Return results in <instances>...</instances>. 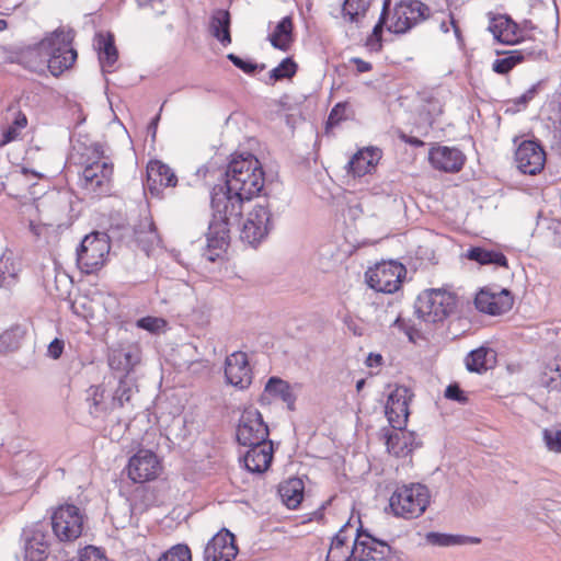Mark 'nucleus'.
<instances>
[{
    "instance_id": "nucleus-49",
    "label": "nucleus",
    "mask_w": 561,
    "mask_h": 561,
    "mask_svg": "<svg viewBox=\"0 0 561 561\" xmlns=\"http://www.w3.org/2000/svg\"><path fill=\"white\" fill-rule=\"evenodd\" d=\"M135 234L140 236L142 233H148V241L150 243L159 242L160 237L158 233L157 226L151 217H145L139 221L137 226H135Z\"/></svg>"
},
{
    "instance_id": "nucleus-19",
    "label": "nucleus",
    "mask_w": 561,
    "mask_h": 561,
    "mask_svg": "<svg viewBox=\"0 0 561 561\" xmlns=\"http://www.w3.org/2000/svg\"><path fill=\"white\" fill-rule=\"evenodd\" d=\"M47 42L48 34L35 44L16 48L13 53L12 61L32 72H43L46 69V56H48Z\"/></svg>"
},
{
    "instance_id": "nucleus-16",
    "label": "nucleus",
    "mask_w": 561,
    "mask_h": 561,
    "mask_svg": "<svg viewBox=\"0 0 561 561\" xmlns=\"http://www.w3.org/2000/svg\"><path fill=\"white\" fill-rule=\"evenodd\" d=\"M161 470V463L156 453L150 449H139L127 463L128 478L134 483H144L154 480Z\"/></svg>"
},
{
    "instance_id": "nucleus-50",
    "label": "nucleus",
    "mask_w": 561,
    "mask_h": 561,
    "mask_svg": "<svg viewBox=\"0 0 561 561\" xmlns=\"http://www.w3.org/2000/svg\"><path fill=\"white\" fill-rule=\"evenodd\" d=\"M78 561H108V558L103 548L88 545L79 550Z\"/></svg>"
},
{
    "instance_id": "nucleus-12",
    "label": "nucleus",
    "mask_w": 561,
    "mask_h": 561,
    "mask_svg": "<svg viewBox=\"0 0 561 561\" xmlns=\"http://www.w3.org/2000/svg\"><path fill=\"white\" fill-rule=\"evenodd\" d=\"M268 425L264 422L262 413L255 408L244 409L236 431L238 444L253 447L272 442Z\"/></svg>"
},
{
    "instance_id": "nucleus-22",
    "label": "nucleus",
    "mask_w": 561,
    "mask_h": 561,
    "mask_svg": "<svg viewBox=\"0 0 561 561\" xmlns=\"http://www.w3.org/2000/svg\"><path fill=\"white\" fill-rule=\"evenodd\" d=\"M497 55L503 54L502 58H496L492 64V70L502 76L508 75L517 65L526 60H537L546 53L536 47H524L506 51H496Z\"/></svg>"
},
{
    "instance_id": "nucleus-45",
    "label": "nucleus",
    "mask_w": 561,
    "mask_h": 561,
    "mask_svg": "<svg viewBox=\"0 0 561 561\" xmlns=\"http://www.w3.org/2000/svg\"><path fill=\"white\" fill-rule=\"evenodd\" d=\"M157 561H192L191 549L186 543H176L163 552Z\"/></svg>"
},
{
    "instance_id": "nucleus-33",
    "label": "nucleus",
    "mask_w": 561,
    "mask_h": 561,
    "mask_svg": "<svg viewBox=\"0 0 561 561\" xmlns=\"http://www.w3.org/2000/svg\"><path fill=\"white\" fill-rule=\"evenodd\" d=\"M139 358L135 353L125 350H114L108 355V366L114 371L115 378L118 375L130 376Z\"/></svg>"
},
{
    "instance_id": "nucleus-37",
    "label": "nucleus",
    "mask_w": 561,
    "mask_h": 561,
    "mask_svg": "<svg viewBox=\"0 0 561 561\" xmlns=\"http://www.w3.org/2000/svg\"><path fill=\"white\" fill-rule=\"evenodd\" d=\"M426 540L431 545L438 546V547L477 545V543L481 542V539L478 537L466 536V535H454V534L438 533V531L427 533Z\"/></svg>"
},
{
    "instance_id": "nucleus-55",
    "label": "nucleus",
    "mask_w": 561,
    "mask_h": 561,
    "mask_svg": "<svg viewBox=\"0 0 561 561\" xmlns=\"http://www.w3.org/2000/svg\"><path fill=\"white\" fill-rule=\"evenodd\" d=\"M507 103L512 104V106H508L505 110V113L515 114L526 110L529 104V101L526 99L524 94H522L515 99L510 100Z\"/></svg>"
},
{
    "instance_id": "nucleus-29",
    "label": "nucleus",
    "mask_w": 561,
    "mask_h": 561,
    "mask_svg": "<svg viewBox=\"0 0 561 561\" xmlns=\"http://www.w3.org/2000/svg\"><path fill=\"white\" fill-rule=\"evenodd\" d=\"M231 16L226 9H216L211 12L209 19V30L211 35L224 46L231 44Z\"/></svg>"
},
{
    "instance_id": "nucleus-26",
    "label": "nucleus",
    "mask_w": 561,
    "mask_h": 561,
    "mask_svg": "<svg viewBox=\"0 0 561 561\" xmlns=\"http://www.w3.org/2000/svg\"><path fill=\"white\" fill-rule=\"evenodd\" d=\"M497 363V353L490 346L481 345L471 350L465 357V366L469 373L482 375L493 369Z\"/></svg>"
},
{
    "instance_id": "nucleus-30",
    "label": "nucleus",
    "mask_w": 561,
    "mask_h": 561,
    "mask_svg": "<svg viewBox=\"0 0 561 561\" xmlns=\"http://www.w3.org/2000/svg\"><path fill=\"white\" fill-rule=\"evenodd\" d=\"M278 494L283 504L289 508H297L305 494V483L300 478H290L278 485Z\"/></svg>"
},
{
    "instance_id": "nucleus-58",
    "label": "nucleus",
    "mask_w": 561,
    "mask_h": 561,
    "mask_svg": "<svg viewBox=\"0 0 561 561\" xmlns=\"http://www.w3.org/2000/svg\"><path fill=\"white\" fill-rule=\"evenodd\" d=\"M20 135V130L13 127L11 124L2 131L0 139V147H4L10 142L14 141Z\"/></svg>"
},
{
    "instance_id": "nucleus-64",
    "label": "nucleus",
    "mask_w": 561,
    "mask_h": 561,
    "mask_svg": "<svg viewBox=\"0 0 561 561\" xmlns=\"http://www.w3.org/2000/svg\"><path fill=\"white\" fill-rule=\"evenodd\" d=\"M545 84V80H539L536 83L531 84L523 94L529 101V103L535 99V96L540 92Z\"/></svg>"
},
{
    "instance_id": "nucleus-17",
    "label": "nucleus",
    "mask_w": 561,
    "mask_h": 561,
    "mask_svg": "<svg viewBox=\"0 0 561 561\" xmlns=\"http://www.w3.org/2000/svg\"><path fill=\"white\" fill-rule=\"evenodd\" d=\"M239 552L234 534L222 528L206 543L203 552L204 561H232Z\"/></svg>"
},
{
    "instance_id": "nucleus-27",
    "label": "nucleus",
    "mask_w": 561,
    "mask_h": 561,
    "mask_svg": "<svg viewBox=\"0 0 561 561\" xmlns=\"http://www.w3.org/2000/svg\"><path fill=\"white\" fill-rule=\"evenodd\" d=\"M488 30L492 33L495 41L507 45L516 44L520 33L518 24L507 14L492 18Z\"/></svg>"
},
{
    "instance_id": "nucleus-11",
    "label": "nucleus",
    "mask_w": 561,
    "mask_h": 561,
    "mask_svg": "<svg viewBox=\"0 0 561 561\" xmlns=\"http://www.w3.org/2000/svg\"><path fill=\"white\" fill-rule=\"evenodd\" d=\"M405 274L407 268L402 263L390 260L370 267L365 277L368 287L375 291L393 294L401 287Z\"/></svg>"
},
{
    "instance_id": "nucleus-7",
    "label": "nucleus",
    "mask_w": 561,
    "mask_h": 561,
    "mask_svg": "<svg viewBox=\"0 0 561 561\" xmlns=\"http://www.w3.org/2000/svg\"><path fill=\"white\" fill-rule=\"evenodd\" d=\"M73 38L72 30L66 32L62 27L48 33L46 68L54 77H59L76 62L78 53L72 46Z\"/></svg>"
},
{
    "instance_id": "nucleus-44",
    "label": "nucleus",
    "mask_w": 561,
    "mask_h": 561,
    "mask_svg": "<svg viewBox=\"0 0 561 561\" xmlns=\"http://www.w3.org/2000/svg\"><path fill=\"white\" fill-rule=\"evenodd\" d=\"M227 59L248 76H255L266 68L265 64H259L251 58H243L234 53H229Z\"/></svg>"
},
{
    "instance_id": "nucleus-56",
    "label": "nucleus",
    "mask_w": 561,
    "mask_h": 561,
    "mask_svg": "<svg viewBox=\"0 0 561 561\" xmlns=\"http://www.w3.org/2000/svg\"><path fill=\"white\" fill-rule=\"evenodd\" d=\"M65 342L61 339L55 337L47 347V355L53 359H58L64 352Z\"/></svg>"
},
{
    "instance_id": "nucleus-6",
    "label": "nucleus",
    "mask_w": 561,
    "mask_h": 561,
    "mask_svg": "<svg viewBox=\"0 0 561 561\" xmlns=\"http://www.w3.org/2000/svg\"><path fill=\"white\" fill-rule=\"evenodd\" d=\"M428 505L430 491L421 483L398 486L389 499L393 515L405 519L417 518Z\"/></svg>"
},
{
    "instance_id": "nucleus-8",
    "label": "nucleus",
    "mask_w": 561,
    "mask_h": 561,
    "mask_svg": "<svg viewBox=\"0 0 561 561\" xmlns=\"http://www.w3.org/2000/svg\"><path fill=\"white\" fill-rule=\"evenodd\" d=\"M104 146L95 141L85 147V152L82 153V163L84 169L82 171L83 186L94 193L101 194L104 192L103 186L107 184L113 175V163L103 161Z\"/></svg>"
},
{
    "instance_id": "nucleus-4",
    "label": "nucleus",
    "mask_w": 561,
    "mask_h": 561,
    "mask_svg": "<svg viewBox=\"0 0 561 561\" xmlns=\"http://www.w3.org/2000/svg\"><path fill=\"white\" fill-rule=\"evenodd\" d=\"M227 206L224 210L211 207L213 218L208 224V230L206 232V248L203 252V256L209 262H216L220 255L227 251L230 244V226L238 222L242 215L232 214L231 206L224 203Z\"/></svg>"
},
{
    "instance_id": "nucleus-38",
    "label": "nucleus",
    "mask_w": 561,
    "mask_h": 561,
    "mask_svg": "<svg viewBox=\"0 0 561 561\" xmlns=\"http://www.w3.org/2000/svg\"><path fill=\"white\" fill-rule=\"evenodd\" d=\"M540 385L549 390H561V355L549 360L540 374Z\"/></svg>"
},
{
    "instance_id": "nucleus-14",
    "label": "nucleus",
    "mask_w": 561,
    "mask_h": 561,
    "mask_svg": "<svg viewBox=\"0 0 561 561\" xmlns=\"http://www.w3.org/2000/svg\"><path fill=\"white\" fill-rule=\"evenodd\" d=\"M359 526L356 529L355 546H360L366 561H400V552L394 550L386 540L374 536L365 528L358 518Z\"/></svg>"
},
{
    "instance_id": "nucleus-46",
    "label": "nucleus",
    "mask_w": 561,
    "mask_h": 561,
    "mask_svg": "<svg viewBox=\"0 0 561 561\" xmlns=\"http://www.w3.org/2000/svg\"><path fill=\"white\" fill-rule=\"evenodd\" d=\"M494 298V307H493V316H500L507 311H510L514 304V298L512 293L503 288L499 293H492Z\"/></svg>"
},
{
    "instance_id": "nucleus-20",
    "label": "nucleus",
    "mask_w": 561,
    "mask_h": 561,
    "mask_svg": "<svg viewBox=\"0 0 561 561\" xmlns=\"http://www.w3.org/2000/svg\"><path fill=\"white\" fill-rule=\"evenodd\" d=\"M146 174L144 186L153 197H160L163 187H174L178 184L174 171L159 160L149 162Z\"/></svg>"
},
{
    "instance_id": "nucleus-60",
    "label": "nucleus",
    "mask_w": 561,
    "mask_h": 561,
    "mask_svg": "<svg viewBox=\"0 0 561 561\" xmlns=\"http://www.w3.org/2000/svg\"><path fill=\"white\" fill-rule=\"evenodd\" d=\"M325 561H331L330 553L327 556ZM344 561H366L360 546H355V542H354L351 553L345 558Z\"/></svg>"
},
{
    "instance_id": "nucleus-59",
    "label": "nucleus",
    "mask_w": 561,
    "mask_h": 561,
    "mask_svg": "<svg viewBox=\"0 0 561 561\" xmlns=\"http://www.w3.org/2000/svg\"><path fill=\"white\" fill-rule=\"evenodd\" d=\"M398 138L402 142H404L413 148H421V147L425 146V142L421 138L408 135L404 131H399Z\"/></svg>"
},
{
    "instance_id": "nucleus-57",
    "label": "nucleus",
    "mask_w": 561,
    "mask_h": 561,
    "mask_svg": "<svg viewBox=\"0 0 561 561\" xmlns=\"http://www.w3.org/2000/svg\"><path fill=\"white\" fill-rule=\"evenodd\" d=\"M389 19H390V0H383L382 9L379 14L378 21L376 22V25H379L381 28L388 31V27L390 25Z\"/></svg>"
},
{
    "instance_id": "nucleus-35",
    "label": "nucleus",
    "mask_w": 561,
    "mask_h": 561,
    "mask_svg": "<svg viewBox=\"0 0 561 561\" xmlns=\"http://www.w3.org/2000/svg\"><path fill=\"white\" fill-rule=\"evenodd\" d=\"M116 379L117 387L110 399L111 412L123 408L125 403L129 402L136 389L135 379L131 376L118 375Z\"/></svg>"
},
{
    "instance_id": "nucleus-1",
    "label": "nucleus",
    "mask_w": 561,
    "mask_h": 561,
    "mask_svg": "<svg viewBox=\"0 0 561 561\" xmlns=\"http://www.w3.org/2000/svg\"><path fill=\"white\" fill-rule=\"evenodd\" d=\"M224 182L216 184L210 192V207L224 210V203L231 206L232 214L242 215V206L260 196L265 184V171L257 157L251 152L231 154Z\"/></svg>"
},
{
    "instance_id": "nucleus-63",
    "label": "nucleus",
    "mask_w": 561,
    "mask_h": 561,
    "mask_svg": "<svg viewBox=\"0 0 561 561\" xmlns=\"http://www.w3.org/2000/svg\"><path fill=\"white\" fill-rule=\"evenodd\" d=\"M365 364L369 368L380 367L383 365V357L380 353L370 352L366 357Z\"/></svg>"
},
{
    "instance_id": "nucleus-54",
    "label": "nucleus",
    "mask_w": 561,
    "mask_h": 561,
    "mask_svg": "<svg viewBox=\"0 0 561 561\" xmlns=\"http://www.w3.org/2000/svg\"><path fill=\"white\" fill-rule=\"evenodd\" d=\"M543 442L551 451H561V430L545 428L542 432Z\"/></svg>"
},
{
    "instance_id": "nucleus-53",
    "label": "nucleus",
    "mask_w": 561,
    "mask_h": 561,
    "mask_svg": "<svg viewBox=\"0 0 561 561\" xmlns=\"http://www.w3.org/2000/svg\"><path fill=\"white\" fill-rule=\"evenodd\" d=\"M385 30L379 25H374L371 33L367 36L365 46L369 51L378 53L382 49V34Z\"/></svg>"
},
{
    "instance_id": "nucleus-21",
    "label": "nucleus",
    "mask_w": 561,
    "mask_h": 561,
    "mask_svg": "<svg viewBox=\"0 0 561 561\" xmlns=\"http://www.w3.org/2000/svg\"><path fill=\"white\" fill-rule=\"evenodd\" d=\"M428 161L435 170L445 173H457L462 169L466 156L456 147L439 146L431 148Z\"/></svg>"
},
{
    "instance_id": "nucleus-10",
    "label": "nucleus",
    "mask_w": 561,
    "mask_h": 561,
    "mask_svg": "<svg viewBox=\"0 0 561 561\" xmlns=\"http://www.w3.org/2000/svg\"><path fill=\"white\" fill-rule=\"evenodd\" d=\"M431 9L421 0H400L394 4L388 32L403 35L428 19Z\"/></svg>"
},
{
    "instance_id": "nucleus-61",
    "label": "nucleus",
    "mask_w": 561,
    "mask_h": 561,
    "mask_svg": "<svg viewBox=\"0 0 561 561\" xmlns=\"http://www.w3.org/2000/svg\"><path fill=\"white\" fill-rule=\"evenodd\" d=\"M161 111L162 107H160V111L150 119L147 126V135L151 138L152 141L156 140L158 125L161 118Z\"/></svg>"
},
{
    "instance_id": "nucleus-52",
    "label": "nucleus",
    "mask_w": 561,
    "mask_h": 561,
    "mask_svg": "<svg viewBox=\"0 0 561 561\" xmlns=\"http://www.w3.org/2000/svg\"><path fill=\"white\" fill-rule=\"evenodd\" d=\"M444 397L447 400L455 401L459 404H467L469 398L458 382L449 383L444 391Z\"/></svg>"
},
{
    "instance_id": "nucleus-43",
    "label": "nucleus",
    "mask_w": 561,
    "mask_h": 561,
    "mask_svg": "<svg viewBox=\"0 0 561 561\" xmlns=\"http://www.w3.org/2000/svg\"><path fill=\"white\" fill-rule=\"evenodd\" d=\"M353 115L350 103L346 101L337 102L330 111L325 121V133L337 127L342 122L347 121Z\"/></svg>"
},
{
    "instance_id": "nucleus-36",
    "label": "nucleus",
    "mask_w": 561,
    "mask_h": 561,
    "mask_svg": "<svg viewBox=\"0 0 561 561\" xmlns=\"http://www.w3.org/2000/svg\"><path fill=\"white\" fill-rule=\"evenodd\" d=\"M414 433H409V437H407L403 431H388L385 434V443L387 446V450L390 454H393L397 457L407 456L412 453V444L411 438Z\"/></svg>"
},
{
    "instance_id": "nucleus-47",
    "label": "nucleus",
    "mask_w": 561,
    "mask_h": 561,
    "mask_svg": "<svg viewBox=\"0 0 561 561\" xmlns=\"http://www.w3.org/2000/svg\"><path fill=\"white\" fill-rule=\"evenodd\" d=\"M167 325V321L160 317L145 316L136 321L138 329L145 330L151 334L159 333Z\"/></svg>"
},
{
    "instance_id": "nucleus-32",
    "label": "nucleus",
    "mask_w": 561,
    "mask_h": 561,
    "mask_svg": "<svg viewBox=\"0 0 561 561\" xmlns=\"http://www.w3.org/2000/svg\"><path fill=\"white\" fill-rule=\"evenodd\" d=\"M466 257L480 265H495L497 267H508V260L505 254L499 250L486 249L484 247H470L467 250Z\"/></svg>"
},
{
    "instance_id": "nucleus-2",
    "label": "nucleus",
    "mask_w": 561,
    "mask_h": 561,
    "mask_svg": "<svg viewBox=\"0 0 561 561\" xmlns=\"http://www.w3.org/2000/svg\"><path fill=\"white\" fill-rule=\"evenodd\" d=\"M85 514L72 503L58 505L49 519L37 520L23 528L22 540L24 561H43L56 539L59 542H72L83 531Z\"/></svg>"
},
{
    "instance_id": "nucleus-25",
    "label": "nucleus",
    "mask_w": 561,
    "mask_h": 561,
    "mask_svg": "<svg viewBox=\"0 0 561 561\" xmlns=\"http://www.w3.org/2000/svg\"><path fill=\"white\" fill-rule=\"evenodd\" d=\"M273 457V442H270L249 447L241 459L249 472L262 474L271 467Z\"/></svg>"
},
{
    "instance_id": "nucleus-13",
    "label": "nucleus",
    "mask_w": 561,
    "mask_h": 561,
    "mask_svg": "<svg viewBox=\"0 0 561 561\" xmlns=\"http://www.w3.org/2000/svg\"><path fill=\"white\" fill-rule=\"evenodd\" d=\"M413 397L412 390L403 385H396L394 389L389 392L385 415L393 430H405L410 415L409 405Z\"/></svg>"
},
{
    "instance_id": "nucleus-23",
    "label": "nucleus",
    "mask_w": 561,
    "mask_h": 561,
    "mask_svg": "<svg viewBox=\"0 0 561 561\" xmlns=\"http://www.w3.org/2000/svg\"><path fill=\"white\" fill-rule=\"evenodd\" d=\"M270 398L283 401L286 403L289 411L296 410L297 396L293 391L291 385L278 376H271L267 379L264 386V392L261 394L259 402L262 405L270 404Z\"/></svg>"
},
{
    "instance_id": "nucleus-28",
    "label": "nucleus",
    "mask_w": 561,
    "mask_h": 561,
    "mask_svg": "<svg viewBox=\"0 0 561 561\" xmlns=\"http://www.w3.org/2000/svg\"><path fill=\"white\" fill-rule=\"evenodd\" d=\"M94 47L98 51L99 62L103 71L105 67H112L118 60V49L115 45V36L113 33H95Z\"/></svg>"
},
{
    "instance_id": "nucleus-42",
    "label": "nucleus",
    "mask_w": 561,
    "mask_h": 561,
    "mask_svg": "<svg viewBox=\"0 0 561 561\" xmlns=\"http://www.w3.org/2000/svg\"><path fill=\"white\" fill-rule=\"evenodd\" d=\"M371 0H344L342 4V15L347 18L348 22L357 23L364 18L370 7Z\"/></svg>"
},
{
    "instance_id": "nucleus-34",
    "label": "nucleus",
    "mask_w": 561,
    "mask_h": 561,
    "mask_svg": "<svg viewBox=\"0 0 561 561\" xmlns=\"http://www.w3.org/2000/svg\"><path fill=\"white\" fill-rule=\"evenodd\" d=\"M20 266L15 262L13 252L5 249L0 255V288L10 289L18 283Z\"/></svg>"
},
{
    "instance_id": "nucleus-40",
    "label": "nucleus",
    "mask_w": 561,
    "mask_h": 561,
    "mask_svg": "<svg viewBox=\"0 0 561 561\" xmlns=\"http://www.w3.org/2000/svg\"><path fill=\"white\" fill-rule=\"evenodd\" d=\"M25 335V329L21 324H14L0 334V354L13 352L20 347Z\"/></svg>"
},
{
    "instance_id": "nucleus-62",
    "label": "nucleus",
    "mask_w": 561,
    "mask_h": 561,
    "mask_svg": "<svg viewBox=\"0 0 561 561\" xmlns=\"http://www.w3.org/2000/svg\"><path fill=\"white\" fill-rule=\"evenodd\" d=\"M428 104L432 106V108L427 110V121L430 125H432L434 123L435 117L442 114L443 110L440 103L435 99H430Z\"/></svg>"
},
{
    "instance_id": "nucleus-9",
    "label": "nucleus",
    "mask_w": 561,
    "mask_h": 561,
    "mask_svg": "<svg viewBox=\"0 0 561 561\" xmlns=\"http://www.w3.org/2000/svg\"><path fill=\"white\" fill-rule=\"evenodd\" d=\"M272 217L273 205L270 201H265L264 204H256L242 224L240 230L242 242L253 248L261 244L274 229Z\"/></svg>"
},
{
    "instance_id": "nucleus-31",
    "label": "nucleus",
    "mask_w": 561,
    "mask_h": 561,
    "mask_svg": "<svg viewBox=\"0 0 561 561\" xmlns=\"http://www.w3.org/2000/svg\"><path fill=\"white\" fill-rule=\"evenodd\" d=\"M293 32V19L290 15H286L277 22L273 33L268 35L267 39L275 49L287 51L294 42Z\"/></svg>"
},
{
    "instance_id": "nucleus-3",
    "label": "nucleus",
    "mask_w": 561,
    "mask_h": 561,
    "mask_svg": "<svg viewBox=\"0 0 561 561\" xmlns=\"http://www.w3.org/2000/svg\"><path fill=\"white\" fill-rule=\"evenodd\" d=\"M457 302L458 297L455 293L445 288H428L416 297L414 313L424 322H443L454 314Z\"/></svg>"
},
{
    "instance_id": "nucleus-41",
    "label": "nucleus",
    "mask_w": 561,
    "mask_h": 561,
    "mask_svg": "<svg viewBox=\"0 0 561 561\" xmlns=\"http://www.w3.org/2000/svg\"><path fill=\"white\" fill-rule=\"evenodd\" d=\"M298 71V64L295 61L293 56H287L280 60V62L268 72V78L272 83L282 81L285 79H291Z\"/></svg>"
},
{
    "instance_id": "nucleus-15",
    "label": "nucleus",
    "mask_w": 561,
    "mask_h": 561,
    "mask_svg": "<svg viewBox=\"0 0 561 561\" xmlns=\"http://www.w3.org/2000/svg\"><path fill=\"white\" fill-rule=\"evenodd\" d=\"M515 162L524 174L540 173L546 163V151L537 138L523 140L515 150Z\"/></svg>"
},
{
    "instance_id": "nucleus-24",
    "label": "nucleus",
    "mask_w": 561,
    "mask_h": 561,
    "mask_svg": "<svg viewBox=\"0 0 561 561\" xmlns=\"http://www.w3.org/2000/svg\"><path fill=\"white\" fill-rule=\"evenodd\" d=\"M382 157V151L378 147H365L353 154L347 162V173L354 178H362L370 174L377 167Z\"/></svg>"
},
{
    "instance_id": "nucleus-48",
    "label": "nucleus",
    "mask_w": 561,
    "mask_h": 561,
    "mask_svg": "<svg viewBox=\"0 0 561 561\" xmlns=\"http://www.w3.org/2000/svg\"><path fill=\"white\" fill-rule=\"evenodd\" d=\"M494 298L488 289H480L474 297V306L477 310L489 316H493Z\"/></svg>"
},
{
    "instance_id": "nucleus-51",
    "label": "nucleus",
    "mask_w": 561,
    "mask_h": 561,
    "mask_svg": "<svg viewBox=\"0 0 561 561\" xmlns=\"http://www.w3.org/2000/svg\"><path fill=\"white\" fill-rule=\"evenodd\" d=\"M556 102L558 104V113L553 130L552 148L557 150L559 156H561V84L559 90L556 92Z\"/></svg>"
},
{
    "instance_id": "nucleus-5",
    "label": "nucleus",
    "mask_w": 561,
    "mask_h": 561,
    "mask_svg": "<svg viewBox=\"0 0 561 561\" xmlns=\"http://www.w3.org/2000/svg\"><path fill=\"white\" fill-rule=\"evenodd\" d=\"M111 250V238L106 231L94 230L85 234L76 249V262L84 274L102 268Z\"/></svg>"
},
{
    "instance_id": "nucleus-18",
    "label": "nucleus",
    "mask_w": 561,
    "mask_h": 561,
    "mask_svg": "<svg viewBox=\"0 0 561 561\" xmlns=\"http://www.w3.org/2000/svg\"><path fill=\"white\" fill-rule=\"evenodd\" d=\"M226 382L239 390L250 387L253 379L248 355L241 351L233 352L225 360Z\"/></svg>"
},
{
    "instance_id": "nucleus-39",
    "label": "nucleus",
    "mask_w": 561,
    "mask_h": 561,
    "mask_svg": "<svg viewBox=\"0 0 561 561\" xmlns=\"http://www.w3.org/2000/svg\"><path fill=\"white\" fill-rule=\"evenodd\" d=\"M104 388L102 386H91L88 389L87 402L89 403V413L93 417H99L102 413L111 412L110 401L104 400Z\"/></svg>"
}]
</instances>
